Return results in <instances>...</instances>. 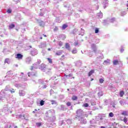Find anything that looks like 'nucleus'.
<instances>
[{
  "mask_svg": "<svg viewBox=\"0 0 128 128\" xmlns=\"http://www.w3.org/2000/svg\"><path fill=\"white\" fill-rule=\"evenodd\" d=\"M10 108L8 106L4 107L2 110H0V116H4V114H8L10 112Z\"/></svg>",
  "mask_w": 128,
  "mask_h": 128,
  "instance_id": "1",
  "label": "nucleus"
},
{
  "mask_svg": "<svg viewBox=\"0 0 128 128\" xmlns=\"http://www.w3.org/2000/svg\"><path fill=\"white\" fill-rule=\"evenodd\" d=\"M42 62L40 60H38L37 62L33 64L31 70H34V68H38V65Z\"/></svg>",
  "mask_w": 128,
  "mask_h": 128,
  "instance_id": "2",
  "label": "nucleus"
},
{
  "mask_svg": "<svg viewBox=\"0 0 128 128\" xmlns=\"http://www.w3.org/2000/svg\"><path fill=\"white\" fill-rule=\"evenodd\" d=\"M30 54L33 56H36V54H38V50H36V49L33 48L30 52Z\"/></svg>",
  "mask_w": 128,
  "mask_h": 128,
  "instance_id": "3",
  "label": "nucleus"
},
{
  "mask_svg": "<svg viewBox=\"0 0 128 128\" xmlns=\"http://www.w3.org/2000/svg\"><path fill=\"white\" fill-rule=\"evenodd\" d=\"M77 116H82V114H84V112L82 110H78L76 112Z\"/></svg>",
  "mask_w": 128,
  "mask_h": 128,
  "instance_id": "4",
  "label": "nucleus"
},
{
  "mask_svg": "<svg viewBox=\"0 0 128 128\" xmlns=\"http://www.w3.org/2000/svg\"><path fill=\"white\" fill-rule=\"evenodd\" d=\"M103 4L104 8H106V6H108V0H104V1L103 2Z\"/></svg>",
  "mask_w": 128,
  "mask_h": 128,
  "instance_id": "5",
  "label": "nucleus"
},
{
  "mask_svg": "<svg viewBox=\"0 0 128 128\" xmlns=\"http://www.w3.org/2000/svg\"><path fill=\"white\" fill-rule=\"evenodd\" d=\"M26 64H30V62H32V57L29 56L26 58Z\"/></svg>",
  "mask_w": 128,
  "mask_h": 128,
  "instance_id": "6",
  "label": "nucleus"
},
{
  "mask_svg": "<svg viewBox=\"0 0 128 128\" xmlns=\"http://www.w3.org/2000/svg\"><path fill=\"white\" fill-rule=\"evenodd\" d=\"M19 94L20 96H24L26 94V92L24 90H20L19 92Z\"/></svg>",
  "mask_w": 128,
  "mask_h": 128,
  "instance_id": "7",
  "label": "nucleus"
},
{
  "mask_svg": "<svg viewBox=\"0 0 128 128\" xmlns=\"http://www.w3.org/2000/svg\"><path fill=\"white\" fill-rule=\"evenodd\" d=\"M22 55L20 54H18L16 55V58H18V60H22Z\"/></svg>",
  "mask_w": 128,
  "mask_h": 128,
  "instance_id": "8",
  "label": "nucleus"
},
{
  "mask_svg": "<svg viewBox=\"0 0 128 128\" xmlns=\"http://www.w3.org/2000/svg\"><path fill=\"white\" fill-rule=\"evenodd\" d=\"M39 68L41 70L44 72V68H46V64H42Z\"/></svg>",
  "mask_w": 128,
  "mask_h": 128,
  "instance_id": "9",
  "label": "nucleus"
},
{
  "mask_svg": "<svg viewBox=\"0 0 128 128\" xmlns=\"http://www.w3.org/2000/svg\"><path fill=\"white\" fill-rule=\"evenodd\" d=\"M91 46L94 52H96V44H92Z\"/></svg>",
  "mask_w": 128,
  "mask_h": 128,
  "instance_id": "10",
  "label": "nucleus"
},
{
  "mask_svg": "<svg viewBox=\"0 0 128 128\" xmlns=\"http://www.w3.org/2000/svg\"><path fill=\"white\" fill-rule=\"evenodd\" d=\"M110 60H107L104 61L103 64H110Z\"/></svg>",
  "mask_w": 128,
  "mask_h": 128,
  "instance_id": "11",
  "label": "nucleus"
},
{
  "mask_svg": "<svg viewBox=\"0 0 128 128\" xmlns=\"http://www.w3.org/2000/svg\"><path fill=\"white\" fill-rule=\"evenodd\" d=\"M97 16L100 18H102V13L100 12L97 14Z\"/></svg>",
  "mask_w": 128,
  "mask_h": 128,
  "instance_id": "12",
  "label": "nucleus"
},
{
  "mask_svg": "<svg viewBox=\"0 0 128 128\" xmlns=\"http://www.w3.org/2000/svg\"><path fill=\"white\" fill-rule=\"evenodd\" d=\"M122 116H127L128 115V112L127 111H123L122 112L121 114Z\"/></svg>",
  "mask_w": 128,
  "mask_h": 128,
  "instance_id": "13",
  "label": "nucleus"
},
{
  "mask_svg": "<svg viewBox=\"0 0 128 128\" xmlns=\"http://www.w3.org/2000/svg\"><path fill=\"white\" fill-rule=\"evenodd\" d=\"M118 64V61L117 60H114L113 61V64L114 65H116Z\"/></svg>",
  "mask_w": 128,
  "mask_h": 128,
  "instance_id": "14",
  "label": "nucleus"
},
{
  "mask_svg": "<svg viewBox=\"0 0 128 128\" xmlns=\"http://www.w3.org/2000/svg\"><path fill=\"white\" fill-rule=\"evenodd\" d=\"M94 70H90L89 73H88V76H92V74H94Z\"/></svg>",
  "mask_w": 128,
  "mask_h": 128,
  "instance_id": "15",
  "label": "nucleus"
},
{
  "mask_svg": "<svg viewBox=\"0 0 128 128\" xmlns=\"http://www.w3.org/2000/svg\"><path fill=\"white\" fill-rule=\"evenodd\" d=\"M10 126H12V124H10V123H8L6 124V128H10Z\"/></svg>",
  "mask_w": 128,
  "mask_h": 128,
  "instance_id": "16",
  "label": "nucleus"
},
{
  "mask_svg": "<svg viewBox=\"0 0 128 128\" xmlns=\"http://www.w3.org/2000/svg\"><path fill=\"white\" fill-rule=\"evenodd\" d=\"M62 51H58V52H57L56 53V54L57 56H60V55H62Z\"/></svg>",
  "mask_w": 128,
  "mask_h": 128,
  "instance_id": "17",
  "label": "nucleus"
},
{
  "mask_svg": "<svg viewBox=\"0 0 128 128\" xmlns=\"http://www.w3.org/2000/svg\"><path fill=\"white\" fill-rule=\"evenodd\" d=\"M68 28V25L66 24H64L63 26H62V30H66V28Z\"/></svg>",
  "mask_w": 128,
  "mask_h": 128,
  "instance_id": "18",
  "label": "nucleus"
},
{
  "mask_svg": "<svg viewBox=\"0 0 128 128\" xmlns=\"http://www.w3.org/2000/svg\"><path fill=\"white\" fill-rule=\"evenodd\" d=\"M66 48H67V50H70V44H68V43H66Z\"/></svg>",
  "mask_w": 128,
  "mask_h": 128,
  "instance_id": "19",
  "label": "nucleus"
},
{
  "mask_svg": "<svg viewBox=\"0 0 128 128\" xmlns=\"http://www.w3.org/2000/svg\"><path fill=\"white\" fill-rule=\"evenodd\" d=\"M28 76H36L34 72H29L28 73Z\"/></svg>",
  "mask_w": 128,
  "mask_h": 128,
  "instance_id": "20",
  "label": "nucleus"
},
{
  "mask_svg": "<svg viewBox=\"0 0 128 128\" xmlns=\"http://www.w3.org/2000/svg\"><path fill=\"white\" fill-rule=\"evenodd\" d=\"M124 91H121L120 92V96H121V98L124 96Z\"/></svg>",
  "mask_w": 128,
  "mask_h": 128,
  "instance_id": "21",
  "label": "nucleus"
},
{
  "mask_svg": "<svg viewBox=\"0 0 128 128\" xmlns=\"http://www.w3.org/2000/svg\"><path fill=\"white\" fill-rule=\"evenodd\" d=\"M76 52H78V50H76V48L74 49L72 51V53L73 54H76Z\"/></svg>",
  "mask_w": 128,
  "mask_h": 128,
  "instance_id": "22",
  "label": "nucleus"
},
{
  "mask_svg": "<svg viewBox=\"0 0 128 128\" xmlns=\"http://www.w3.org/2000/svg\"><path fill=\"white\" fill-rule=\"evenodd\" d=\"M78 99V97H76V96H73L72 97V100H76Z\"/></svg>",
  "mask_w": 128,
  "mask_h": 128,
  "instance_id": "23",
  "label": "nucleus"
},
{
  "mask_svg": "<svg viewBox=\"0 0 128 128\" xmlns=\"http://www.w3.org/2000/svg\"><path fill=\"white\" fill-rule=\"evenodd\" d=\"M124 122H125V124H126V122H128V118H126V117L124 118Z\"/></svg>",
  "mask_w": 128,
  "mask_h": 128,
  "instance_id": "24",
  "label": "nucleus"
},
{
  "mask_svg": "<svg viewBox=\"0 0 128 128\" xmlns=\"http://www.w3.org/2000/svg\"><path fill=\"white\" fill-rule=\"evenodd\" d=\"M40 106H44V101L42 100L40 102Z\"/></svg>",
  "mask_w": 128,
  "mask_h": 128,
  "instance_id": "25",
  "label": "nucleus"
},
{
  "mask_svg": "<svg viewBox=\"0 0 128 128\" xmlns=\"http://www.w3.org/2000/svg\"><path fill=\"white\" fill-rule=\"evenodd\" d=\"M83 106H84V108H88V103H86L83 104Z\"/></svg>",
  "mask_w": 128,
  "mask_h": 128,
  "instance_id": "26",
  "label": "nucleus"
},
{
  "mask_svg": "<svg viewBox=\"0 0 128 128\" xmlns=\"http://www.w3.org/2000/svg\"><path fill=\"white\" fill-rule=\"evenodd\" d=\"M109 116H110V118H112L114 116V113L113 112H110L109 114Z\"/></svg>",
  "mask_w": 128,
  "mask_h": 128,
  "instance_id": "27",
  "label": "nucleus"
},
{
  "mask_svg": "<svg viewBox=\"0 0 128 128\" xmlns=\"http://www.w3.org/2000/svg\"><path fill=\"white\" fill-rule=\"evenodd\" d=\"M10 28H14V24H12L9 26Z\"/></svg>",
  "mask_w": 128,
  "mask_h": 128,
  "instance_id": "28",
  "label": "nucleus"
},
{
  "mask_svg": "<svg viewBox=\"0 0 128 128\" xmlns=\"http://www.w3.org/2000/svg\"><path fill=\"white\" fill-rule=\"evenodd\" d=\"M46 46V44H42L40 46V48H44Z\"/></svg>",
  "mask_w": 128,
  "mask_h": 128,
  "instance_id": "29",
  "label": "nucleus"
},
{
  "mask_svg": "<svg viewBox=\"0 0 128 128\" xmlns=\"http://www.w3.org/2000/svg\"><path fill=\"white\" fill-rule=\"evenodd\" d=\"M104 79L102 78H100V80H99V82H100V84H102V82H104Z\"/></svg>",
  "mask_w": 128,
  "mask_h": 128,
  "instance_id": "30",
  "label": "nucleus"
},
{
  "mask_svg": "<svg viewBox=\"0 0 128 128\" xmlns=\"http://www.w3.org/2000/svg\"><path fill=\"white\" fill-rule=\"evenodd\" d=\"M51 102H52V104H56V100H52Z\"/></svg>",
  "mask_w": 128,
  "mask_h": 128,
  "instance_id": "31",
  "label": "nucleus"
},
{
  "mask_svg": "<svg viewBox=\"0 0 128 128\" xmlns=\"http://www.w3.org/2000/svg\"><path fill=\"white\" fill-rule=\"evenodd\" d=\"M48 60L50 64H52V59L50 58H48Z\"/></svg>",
  "mask_w": 128,
  "mask_h": 128,
  "instance_id": "32",
  "label": "nucleus"
},
{
  "mask_svg": "<svg viewBox=\"0 0 128 128\" xmlns=\"http://www.w3.org/2000/svg\"><path fill=\"white\" fill-rule=\"evenodd\" d=\"M5 62H7V64H9L10 62V59L6 58L5 60Z\"/></svg>",
  "mask_w": 128,
  "mask_h": 128,
  "instance_id": "33",
  "label": "nucleus"
},
{
  "mask_svg": "<svg viewBox=\"0 0 128 128\" xmlns=\"http://www.w3.org/2000/svg\"><path fill=\"white\" fill-rule=\"evenodd\" d=\"M120 104L121 106H124V101L122 100H120Z\"/></svg>",
  "mask_w": 128,
  "mask_h": 128,
  "instance_id": "34",
  "label": "nucleus"
},
{
  "mask_svg": "<svg viewBox=\"0 0 128 128\" xmlns=\"http://www.w3.org/2000/svg\"><path fill=\"white\" fill-rule=\"evenodd\" d=\"M126 12H122L121 13V16H126Z\"/></svg>",
  "mask_w": 128,
  "mask_h": 128,
  "instance_id": "35",
  "label": "nucleus"
},
{
  "mask_svg": "<svg viewBox=\"0 0 128 128\" xmlns=\"http://www.w3.org/2000/svg\"><path fill=\"white\" fill-rule=\"evenodd\" d=\"M116 20V18H112L111 20H110V22H114Z\"/></svg>",
  "mask_w": 128,
  "mask_h": 128,
  "instance_id": "36",
  "label": "nucleus"
},
{
  "mask_svg": "<svg viewBox=\"0 0 128 128\" xmlns=\"http://www.w3.org/2000/svg\"><path fill=\"white\" fill-rule=\"evenodd\" d=\"M36 124L37 126H42V123L40 122L36 123Z\"/></svg>",
  "mask_w": 128,
  "mask_h": 128,
  "instance_id": "37",
  "label": "nucleus"
},
{
  "mask_svg": "<svg viewBox=\"0 0 128 128\" xmlns=\"http://www.w3.org/2000/svg\"><path fill=\"white\" fill-rule=\"evenodd\" d=\"M95 33L96 34H98V28H96L95 30Z\"/></svg>",
  "mask_w": 128,
  "mask_h": 128,
  "instance_id": "38",
  "label": "nucleus"
},
{
  "mask_svg": "<svg viewBox=\"0 0 128 128\" xmlns=\"http://www.w3.org/2000/svg\"><path fill=\"white\" fill-rule=\"evenodd\" d=\"M98 96H102V92H99L98 93Z\"/></svg>",
  "mask_w": 128,
  "mask_h": 128,
  "instance_id": "39",
  "label": "nucleus"
},
{
  "mask_svg": "<svg viewBox=\"0 0 128 128\" xmlns=\"http://www.w3.org/2000/svg\"><path fill=\"white\" fill-rule=\"evenodd\" d=\"M66 104H67L68 106H70V105H71L70 102H68L66 103Z\"/></svg>",
  "mask_w": 128,
  "mask_h": 128,
  "instance_id": "40",
  "label": "nucleus"
},
{
  "mask_svg": "<svg viewBox=\"0 0 128 128\" xmlns=\"http://www.w3.org/2000/svg\"><path fill=\"white\" fill-rule=\"evenodd\" d=\"M7 12L8 14H10L12 12V10L10 9H9L7 10Z\"/></svg>",
  "mask_w": 128,
  "mask_h": 128,
  "instance_id": "41",
  "label": "nucleus"
},
{
  "mask_svg": "<svg viewBox=\"0 0 128 128\" xmlns=\"http://www.w3.org/2000/svg\"><path fill=\"white\" fill-rule=\"evenodd\" d=\"M58 45L60 46H62V42H60L58 43Z\"/></svg>",
  "mask_w": 128,
  "mask_h": 128,
  "instance_id": "42",
  "label": "nucleus"
},
{
  "mask_svg": "<svg viewBox=\"0 0 128 128\" xmlns=\"http://www.w3.org/2000/svg\"><path fill=\"white\" fill-rule=\"evenodd\" d=\"M4 100V98L0 96V102H2Z\"/></svg>",
  "mask_w": 128,
  "mask_h": 128,
  "instance_id": "43",
  "label": "nucleus"
},
{
  "mask_svg": "<svg viewBox=\"0 0 128 128\" xmlns=\"http://www.w3.org/2000/svg\"><path fill=\"white\" fill-rule=\"evenodd\" d=\"M10 92L12 93V92H14V89H12L11 90H10Z\"/></svg>",
  "mask_w": 128,
  "mask_h": 128,
  "instance_id": "44",
  "label": "nucleus"
},
{
  "mask_svg": "<svg viewBox=\"0 0 128 128\" xmlns=\"http://www.w3.org/2000/svg\"><path fill=\"white\" fill-rule=\"evenodd\" d=\"M54 30H58V27H56Z\"/></svg>",
  "mask_w": 128,
  "mask_h": 128,
  "instance_id": "45",
  "label": "nucleus"
},
{
  "mask_svg": "<svg viewBox=\"0 0 128 128\" xmlns=\"http://www.w3.org/2000/svg\"><path fill=\"white\" fill-rule=\"evenodd\" d=\"M78 44V42H76L75 44H74V45H75V46H76V45Z\"/></svg>",
  "mask_w": 128,
  "mask_h": 128,
  "instance_id": "46",
  "label": "nucleus"
},
{
  "mask_svg": "<svg viewBox=\"0 0 128 128\" xmlns=\"http://www.w3.org/2000/svg\"><path fill=\"white\" fill-rule=\"evenodd\" d=\"M92 53H90V54H89L90 56H92Z\"/></svg>",
  "mask_w": 128,
  "mask_h": 128,
  "instance_id": "47",
  "label": "nucleus"
},
{
  "mask_svg": "<svg viewBox=\"0 0 128 128\" xmlns=\"http://www.w3.org/2000/svg\"><path fill=\"white\" fill-rule=\"evenodd\" d=\"M101 128H106V127H104V126H101Z\"/></svg>",
  "mask_w": 128,
  "mask_h": 128,
  "instance_id": "48",
  "label": "nucleus"
},
{
  "mask_svg": "<svg viewBox=\"0 0 128 128\" xmlns=\"http://www.w3.org/2000/svg\"><path fill=\"white\" fill-rule=\"evenodd\" d=\"M120 52H124V50H120Z\"/></svg>",
  "mask_w": 128,
  "mask_h": 128,
  "instance_id": "49",
  "label": "nucleus"
},
{
  "mask_svg": "<svg viewBox=\"0 0 128 128\" xmlns=\"http://www.w3.org/2000/svg\"><path fill=\"white\" fill-rule=\"evenodd\" d=\"M42 24L44 26V22H42Z\"/></svg>",
  "mask_w": 128,
  "mask_h": 128,
  "instance_id": "50",
  "label": "nucleus"
},
{
  "mask_svg": "<svg viewBox=\"0 0 128 128\" xmlns=\"http://www.w3.org/2000/svg\"><path fill=\"white\" fill-rule=\"evenodd\" d=\"M46 88V86H44V88Z\"/></svg>",
  "mask_w": 128,
  "mask_h": 128,
  "instance_id": "51",
  "label": "nucleus"
},
{
  "mask_svg": "<svg viewBox=\"0 0 128 128\" xmlns=\"http://www.w3.org/2000/svg\"><path fill=\"white\" fill-rule=\"evenodd\" d=\"M40 16H42V14H40Z\"/></svg>",
  "mask_w": 128,
  "mask_h": 128,
  "instance_id": "52",
  "label": "nucleus"
},
{
  "mask_svg": "<svg viewBox=\"0 0 128 128\" xmlns=\"http://www.w3.org/2000/svg\"><path fill=\"white\" fill-rule=\"evenodd\" d=\"M43 36H45V37L46 36V35H44V34H43Z\"/></svg>",
  "mask_w": 128,
  "mask_h": 128,
  "instance_id": "53",
  "label": "nucleus"
},
{
  "mask_svg": "<svg viewBox=\"0 0 128 128\" xmlns=\"http://www.w3.org/2000/svg\"><path fill=\"white\" fill-rule=\"evenodd\" d=\"M48 50H50V48H48Z\"/></svg>",
  "mask_w": 128,
  "mask_h": 128,
  "instance_id": "54",
  "label": "nucleus"
},
{
  "mask_svg": "<svg viewBox=\"0 0 128 128\" xmlns=\"http://www.w3.org/2000/svg\"><path fill=\"white\" fill-rule=\"evenodd\" d=\"M22 116V115L19 116V118H20Z\"/></svg>",
  "mask_w": 128,
  "mask_h": 128,
  "instance_id": "55",
  "label": "nucleus"
},
{
  "mask_svg": "<svg viewBox=\"0 0 128 128\" xmlns=\"http://www.w3.org/2000/svg\"><path fill=\"white\" fill-rule=\"evenodd\" d=\"M40 40H42V37H40Z\"/></svg>",
  "mask_w": 128,
  "mask_h": 128,
  "instance_id": "56",
  "label": "nucleus"
},
{
  "mask_svg": "<svg viewBox=\"0 0 128 128\" xmlns=\"http://www.w3.org/2000/svg\"><path fill=\"white\" fill-rule=\"evenodd\" d=\"M64 56L62 55V58H64Z\"/></svg>",
  "mask_w": 128,
  "mask_h": 128,
  "instance_id": "57",
  "label": "nucleus"
},
{
  "mask_svg": "<svg viewBox=\"0 0 128 128\" xmlns=\"http://www.w3.org/2000/svg\"><path fill=\"white\" fill-rule=\"evenodd\" d=\"M91 80H94V78H92V79H91Z\"/></svg>",
  "mask_w": 128,
  "mask_h": 128,
  "instance_id": "58",
  "label": "nucleus"
},
{
  "mask_svg": "<svg viewBox=\"0 0 128 128\" xmlns=\"http://www.w3.org/2000/svg\"><path fill=\"white\" fill-rule=\"evenodd\" d=\"M86 120H85V124H86Z\"/></svg>",
  "mask_w": 128,
  "mask_h": 128,
  "instance_id": "59",
  "label": "nucleus"
},
{
  "mask_svg": "<svg viewBox=\"0 0 128 128\" xmlns=\"http://www.w3.org/2000/svg\"><path fill=\"white\" fill-rule=\"evenodd\" d=\"M126 6H127V7L128 8V4H127Z\"/></svg>",
  "mask_w": 128,
  "mask_h": 128,
  "instance_id": "60",
  "label": "nucleus"
},
{
  "mask_svg": "<svg viewBox=\"0 0 128 128\" xmlns=\"http://www.w3.org/2000/svg\"><path fill=\"white\" fill-rule=\"evenodd\" d=\"M62 106H64L62 105Z\"/></svg>",
  "mask_w": 128,
  "mask_h": 128,
  "instance_id": "61",
  "label": "nucleus"
},
{
  "mask_svg": "<svg viewBox=\"0 0 128 128\" xmlns=\"http://www.w3.org/2000/svg\"><path fill=\"white\" fill-rule=\"evenodd\" d=\"M40 26H42V24H40Z\"/></svg>",
  "mask_w": 128,
  "mask_h": 128,
  "instance_id": "62",
  "label": "nucleus"
}]
</instances>
